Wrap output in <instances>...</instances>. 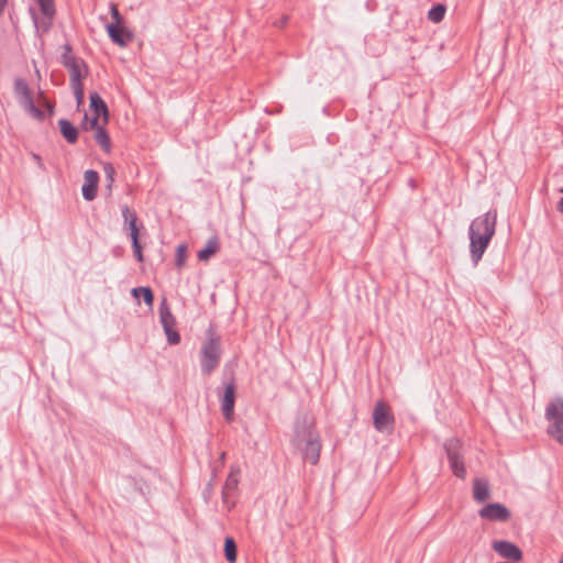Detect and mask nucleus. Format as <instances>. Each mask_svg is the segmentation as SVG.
Segmentation results:
<instances>
[{
    "label": "nucleus",
    "mask_w": 563,
    "mask_h": 563,
    "mask_svg": "<svg viewBox=\"0 0 563 563\" xmlns=\"http://www.w3.org/2000/svg\"><path fill=\"white\" fill-rule=\"evenodd\" d=\"M497 211L488 210L486 213L475 218L468 228V233H475L482 236L493 239L496 232Z\"/></svg>",
    "instance_id": "0eeeda50"
},
{
    "label": "nucleus",
    "mask_w": 563,
    "mask_h": 563,
    "mask_svg": "<svg viewBox=\"0 0 563 563\" xmlns=\"http://www.w3.org/2000/svg\"><path fill=\"white\" fill-rule=\"evenodd\" d=\"M106 29L110 40L121 47L126 46L133 37V34L121 24H107Z\"/></svg>",
    "instance_id": "dca6fc26"
},
{
    "label": "nucleus",
    "mask_w": 563,
    "mask_h": 563,
    "mask_svg": "<svg viewBox=\"0 0 563 563\" xmlns=\"http://www.w3.org/2000/svg\"><path fill=\"white\" fill-rule=\"evenodd\" d=\"M187 251H188V247H187V244H185V243H181L176 247L175 266L179 271L183 269L186 265Z\"/></svg>",
    "instance_id": "cd10ccee"
},
{
    "label": "nucleus",
    "mask_w": 563,
    "mask_h": 563,
    "mask_svg": "<svg viewBox=\"0 0 563 563\" xmlns=\"http://www.w3.org/2000/svg\"><path fill=\"white\" fill-rule=\"evenodd\" d=\"M443 449L453 474L457 478L464 479L466 477V468L463 456V443L461 440L455 437L449 438L444 441Z\"/></svg>",
    "instance_id": "7ed1b4c3"
},
{
    "label": "nucleus",
    "mask_w": 563,
    "mask_h": 563,
    "mask_svg": "<svg viewBox=\"0 0 563 563\" xmlns=\"http://www.w3.org/2000/svg\"><path fill=\"white\" fill-rule=\"evenodd\" d=\"M158 312H159V319H161L162 327H164V325L176 327V319L169 309L166 298H163V300L159 305V308H158Z\"/></svg>",
    "instance_id": "4be33fe9"
},
{
    "label": "nucleus",
    "mask_w": 563,
    "mask_h": 563,
    "mask_svg": "<svg viewBox=\"0 0 563 563\" xmlns=\"http://www.w3.org/2000/svg\"><path fill=\"white\" fill-rule=\"evenodd\" d=\"M373 424L378 432L390 434L395 429V417L390 406L385 400H378L373 410Z\"/></svg>",
    "instance_id": "39448f33"
},
{
    "label": "nucleus",
    "mask_w": 563,
    "mask_h": 563,
    "mask_svg": "<svg viewBox=\"0 0 563 563\" xmlns=\"http://www.w3.org/2000/svg\"><path fill=\"white\" fill-rule=\"evenodd\" d=\"M218 396L221 400V410L227 421H232L234 417L235 405V383L233 379L223 380V387L218 388Z\"/></svg>",
    "instance_id": "6e6552de"
},
{
    "label": "nucleus",
    "mask_w": 563,
    "mask_h": 563,
    "mask_svg": "<svg viewBox=\"0 0 563 563\" xmlns=\"http://www.w3.org/2000/svg\"><path fill=\"white\" fill-rule=\"evenodd\" d=\"M70 88H71L75 99H76L77 109H79L85 102L84 82L77 84V85H71Z\"/></svg>",
    "instance_id": "2f4dec72"
},
{
    "label": "nucleus",
    "mask_w": 563,
    "mask_h": 563,
    "mask_svg": "<svg viewBox=\"0 0 563 563\" xmlns=\"http://www.w3.org/2000/svg\"><path fill=\"white\" fill-rule=\"evenodd\" d=\"M490 496L489 483L486 478L477 477L473 481V498L477 503H484Z\"/></svg>",
    "instance_id": "6ab92c4d"
},
{
    "label": "nucleus",
    "mask_w": 563,
    "mask_h": 563,
    "mask_svg": "<svg viewBox=\"0 0 563 563\" xmlns=\"http://www.w3.org/2000/svg\"><path fill=\"white\" fill-rule=\"evenodd\" d=\"M81 126L84 130H91L90 129V119H89L87 112L84 113Z\"/></svg>",
    "instance_id": "e433bc0d"
},
{
    "label": "nucleus",
    "mask_w": 563,
    "mask_h": 563,
    "mask_svg": "<svg viewBox=\"0 0 563 563\" xmlns=\"http://www.w3.org/2000/svg\"><path fill=\"white\" fill-rule=\"evenodd\" d=\"M302 452V459L312 465H316L320 459L321 442L319 435L313 440H308L302 448H297Z\"/></svg>",
    "instance_id": "f3484780"
},
{
    "label": "nucleus",
    "mask_w": 563,
    "mask_h": 563,
    "mask_svg": "<svg viewBox=\"0 0 563 563\" xmlns=\"http://www.w3.org/2000/svg\"><path fill=\"white\" fill-rule=\"evenodd\" d=\"M446 7L443 3H438L433 5L428 12V20L433 23H440L445 15Z\"/></svg>",
    "instance_id": "bb28decb"
},
{
    "label": "nucleus",
    "mask_w": 563,
    "mask_h": 563,
    "mask_svg": "<svg viewBox=\"0 0 563 563\" xmlns=\"http://www.w3.org/2000/svg\"><path fill=\"white\" fill-rule=\"evenodd\" d=\"M63 53L60 54V64L68 70L69 73V84L77 85L82 84L84 79L88 76L89 69L86 62L78 56L73 54V45L67 42L63 46Z\"/></svg>",
    "instance_id": "f03ea898"
},
{
    "label": "nucleus",
    "mask_w": 563,
    "mask_h": 563,
    "mask_svg": "<svg viewBox=\"0 0 563 563\" xmlns=\"http://www.w3.org/2000/svg\"><path fill=\"white\" fill-rule=\"evenodd\" d=\"M131 294L135 298H139L140 296H142L144 302L147 306H150V307L153 306L154 294L150 287H147V286L135 287L131 290Z\"/></svg>",
    "instance_id": "393cba45"
},
{
    "label": "nucleus",
    "mask_w": 563,
    "mask_h": 563,
    "mask_svg": "<svg viewBox=\"0 0 563 563\" xmlns=\"http://www.w3.org/2000/svg\"><path fill=\"white\" fill-rule=\"evenodd\" d=\"M132 249H133V255L136 258L137 262L142 263L144 261L143 257V246L140 242V239L131 240Z\"/></svg>",
    "instance_id": "473e14b6"
},
{
    "label": "nucleus",
    "mask_w": 563,
    "mask_h": 563,
    "mask_svg": "<svg viewBox=\"0 0 563 563\" xmlns=\"http://www.w3.org/2000/svg\"><path fill=\"white\" fill-rule=\"evenodd\" d=\"M110 13H111V18L113 20L112 24H122L123 16L121 15V13L118 9V5L115 3L110 4Z\"/></svg>",
    "instance_id": "72a5a7b5"
},
{
    "label": "nucleus",
    "mask_w": 563,
    "mask_h": 563,
    "mask_svg": "<svg viewBox=\"0 0 563 563\" xmlns=\"http://www.w3.org/2000/svg\"><path fill=\"white\" fill-rule=\"evenodd\" d=\"M13 90L21 107L29 104L33 100L32 90L24 78L16 77L14 79Z\"/></svg>",
    "instance_id": "a211bd4d"
},
{
    "label": "nucleus",
    "mask_w": 563,
    "mask_h": 563,
    "mask_svg": "<svg viewBox=\"0 0 563 563\" xmlns=\"http://www.w3.org/2000/svg\"><path fill=\"white\" fill-rule=\"evenodd\" d=\"M238 486V479L233 474H230L225 481L222 489L223 503L228 505L230 503L231 493L235 490Z\"/></svg>",
    "instance_id": "a878e982"
},
{
    "label": "nucleus",
    "mask_w": 563,
    "mask_h": 563,
    "mask_svg": "<svg viewBox=\"0 0 563 563\" xmlns=\"http://www.w3.org/2000/svg\"><path fill=\"white\" fill-rule=\"evenodd\" d=\"M8 0H0V16L3 14Z\"/></svg>",
    "instance_id": "58836bf2"
},
{
    "label": "nucleus",
    "mask_w": 563,
    "mask_h": 563,
    "mask_svg": "<svg viewBox=\"0 0 563 563\" xmlns=\"http://www.w3.org/2000/svg\"><path fill=\"white\" fill-rule=\"evenodd\" d=\"M545 419L550 421L548 434L563 445V399H552L545 408Z\"/></svg>",
    "instance_id": "20e7f679"
},
{
    "label": "nucleus",
    "mask_w": 563,
    "mask_h": 563,
    "mask_svg": "<svg viewBox=\"0 0 563 563\" xmlns=\"http://www.w3.org/2000/svg\"><path fill=\"white\" fill-rule=\"evenodd\" d=\"M124 227L129 230L131 240L140 239V230L144 229L143 223H139L137 214L134 210L130 209L128 205L121 207Z\"/></svg>",
    "instance_id": "4468645a"
},
{
    "label": "nucleus",
    "mask_w": 563,
    "mask_h": 563,
    "mask_svg": "<svg viewBox=\"0 0 563 563\" xmlns=\"http://www.w3.org/2000/svg\"><path fill=\"white\" fill-rule=\"evenodd\" d=\"M558 210L563 213V197L558 202Z\"/></svg>",
    "instance_id": "ea45409f"
},
{
    "label": "nucleus",
    "mask_w": 563,
    "mask_h": 563,
    "mask_svg": "<svg viewBox=\"0 0 563 563\" xmlns=\"http://www.w3.org/2000/svg\"><path fill=\"white\" fill-rule=\"evenodd\" d=\"M560 192H562V194H563V188H561V189H560Z\"/></svg>",
    "instance_id": "79ce46f5"
},
{
    "label": "nucleus",
    "mask_w": 563,
    "mask_h": 563,
    "mask_svg": "<svg viewBox=\"0 0 563 563\" xmlns=\"http://www.w3.org/2000/svg\"><path fill=\"white\" fill-rule=\"evenodd\" d=\"M38 9L43 15L42 20H38L37 14L33 8H30V14L33 19L36 30H41L43 33H47L52 26L56 15L55 0H35Z\"/></svg>",
    "instance_id": "423d86ee"
},
{
    "label": "nucleus",
    "mask_w": 563,
    "mask_h": 563,
    "mask_svg": "<svg viewBox=\"0 0 563 563\" xmlns=\"http://www.w3.org/2000/svg\"><path fill=\"white\" fill-rule=\"evenodd\" d=\"M47 114L52 117L54 114L55 106L53 102L46 101L45 102Z\"/></svg>",
    "instance_id": "4c0bfd02"
},
{
    "label": "nucleus",
    "mask_w": 563,
    "mask_h": 563,
    "mask_svg": "<svg viewBox=\"0 0 563 563\" xmlns=\"http://www.w3.org/2000/svg\"><path fill=\"white\" fill-rule=\"evenodd\" d=\"M493 549L503 558L519 562L522 560V551L515 543L506 540H496L492 544Z\"/></svg>",
    "instance_id": "ddd939ff"
},
{
    "label": "nucleus",
    "mask_w": 563,
    "mask_h": 563,
    "mask_svg": "<svg viewBox=\"0 0 563 563\" xmlns=\"http://www.w3.org/2000/svg\"><path fill=\"white\" fill-rule=\"evenodd\" d=\"M91 130H95L96 142L104 153L109 154L111 152V139L108 131L103 126L99 125V122H97V126Z\"/></svg>",
    "instance_id": "412c9836"
},
{
    "label": "nucleus",
    "mask_w": 563,
    "mask_h": 563,
    "mask_svg": "<svg viewBox=\"0 0 563 563\" xmlns=\"http://www.w3.org/2000/svg\"><path fill=\"white\" fill-rule=\"evenodd\" d=\"M33 157H34L35 161L41 162V156L40 155L34 154Z\"/></svg>",
    "instance_id": "a19ab883"
},
{
    "label": "nucleus",
    "mask_w": 563,
    "mask_h": 563,
    "mask_svg": "<svg viewBox=\"0 0 563 563\" xmlns=\"http://www.w3.org/2000/svg\"><path fill=\"white\" fill-rule=\"evenodd\" d=\"M219 242L217 239H211L207 242L203 249L198 252V258L200 261H208L212 255L219 251Z\"/></svg>",
    "instance_id": "5701e85b"
},
{
    "label": "nucleus",
    "mask_w": 563,
    "mask_h": 563,
    "mask_svg": "<svg viewBox=\"0 0 563 563\" xmlns=\"http://www.w3.org/2000/svg\"><path fill=\"white\" fill-rule=\"evenodd\" d=\"M216 479H217L216 468H212L210 481L206 484V486L202 490V497H203L205 501H207V503L212 498Z\"/></svg>",
    "instance_id": "c756f323"
},
{
    "label": "nucleus",
    "mask_w": 563,
    "mask_h": 563,
    "mask_svg": "<svg viewBox=\"0 0 563 563\" xmlns=\"http://www.w3.org/2000/svg\"><path fill=\"white\" fill-rule=\"evenodd\" d=\"M319 434L317 433L313 422L307 416H303L301 419H298L295 423V435L292 439V443L296 448H302L303 443L308 440H313Z\"/></svg>",
    "instance_id": "1a4fd4ad"
},
{
    "label": "nucleus",
    "mask_w": 563,
    "mask_h": 563,
    "mask_svg": "<svg viewBox=\"0 0 563 563\" xmlns=\"http://www.w3.org/2000/svg\"><path fill=\"white\" fill-rule=\"evenodd\" d=\"M470 238V255L473 265L476 266L482 260L485 251L487 250L492 239L487 235L482 236L475 233H468Z\"/></svg>",
    "instance_id": "f8f14e48"
},
{
    "label": "nucleus",
    "mask_w": 563,
    "mask_h": 563,
    "mask_svg": "<svg viewBox=\"0 0 563 563\" xmlns=\"http://www.w3.org/2000/svg\"><path fill=\"white\" fill-rule=\"evenodd\" d=\"M287 23H288V15H283L280 19H278L274 22V25L279 29H283L287 25Z\"/></svg>",
    "instance_id": "c9c22d12"
},
{
    "label": "nucleus",
    "mask_w": 563,
    "mask_h": 563,
    "mask_svg": "<svg viewBox=\"0 0 563 563\" xmlns=\"http://www.w3.org/2000/svg\"><path fill=\"white\" fill-rule=\"evenodd\" d=\"M81 194L85 200L92 201L97 197L99 174L95 169H88L84 174Z\"/></svg>",
    "instance_id": "2eb2a0df"
},
{
    "label": "nucleus",
    "mask_w": 563,
    "mask_h": 563,
    "mask_svg": "<svg viewBox=\"0 0 563 563\" xmlns=\"http://www.w3.org/2000/svg\"><path fill=\"white\" fill-rule=\"evenodd\" d=\"M222 356V336L217 327L210 323L205 332L200 349V368L203 375H211L220 365Z\"/></svg>",
    "instance_id": "f257e3e1"
},
{
    "label": "nucleus",
    "mask_w": 563,
    "mask_h": 563,
    "mask_svg": "<svg viewBox=\"0 0 563 563\" xmlns=\"http://www.w3.org/2000/svg\"><path fill=\"white\" fill-rule=\"evenodd\" d=\"M164 329V332L166 334V338H167V342L172 345H176L180 342V334L179 332L176 330V327L174 325H164L163 327Z\"/></svg>",
    "instance_id": "7c9ffc66"
},
{
    "label": "nucleus",
    "mask_w": 563,
    "mask_h": 563,
    "mask_svg": "<svg viewBox=\"0 0 563 563\" xmlns=\"http://www.w3.org/2000/svg\"><path fill=\"white\" fill-rule=\"evenodd\" d=\"M89 100V107L93 113V117L90 118V129L97 126V122H99L100 117L103 118L104 123H108L109 109L101 96L97 91L90 92Z\"/></svg>",
    "instance_id": "9b49d317"
},
{
    "label": "nucleus",
    "mask_w": 563,
    "mask_h": 563,
    "mask_svg": "<svg viewBox=\"0 0 563 563\" xmlns=\"http://www.w3.org/2000/svg\"><path fill=\"white\" fill-rule=\"evenodd\" d=\"M224 556L229 563H234L238 556V549L235 540L228 536L224 539Z\"/></svg>",
    "instance_id": "b1692460"
},
{
    "label": "nucleus",
    "mask_w": 563,
    "mask_h": 563,
    "mask_svg": "<svg viewBox=\"0 0 563 563\" xmlns=\"http://www.w3.org/2000/svg\"><path fill=\"white\" fill-rule=\"evenodd\" d=\"M103 170H104L106 177L109 181L108 188H109V190H111L112 183L114 181V174H115L114 168H113L112 164L107 163L103 166Z\"/></svg>",
    "instance_id": "f704fd0d"
},
{
    "label": "nucleus",
    "mask_w": 563,
    "mask_h": 563,
    "mask_svg": "<svg viewBox=\"0 0 563 563\" xmlns=\"http://www.w3.org/2000/svg\"><path fill=\"white\" fill-rule=\"evenodd\" d=\"M58 126L62 136L67 141L69 144H75L78 141V129L67 119H59L58 120Z\"/></svg>",
    "instance_id": "aec40b11"
},
{
    "label": "nucleus",
    "mask_w": 563,
    "mask_h": 563,
    "mask_svg": "<svg viewBox=\"0 0 563 563\" xmlns=\"http://www.w3.org/2000/svg\"><path fill=\"white\" fill-rule=\"evenodd\" d=\"M478 515L483 519L498 522H506L511 517L509 509L499 503L487 504L479 509Z\"/></svg>",
    "instance_id": "9d476101"
},
{
    "label": "nucleus",
    "mask_w": 563,
    "mask_h": 563,
    "mask_svg": "<svg viewBox=\"0 0 563 563\" xmlns=\"http://www.w3.org/2000/svg\"><path fill=\"white\" fill-rule=\"evenodd\" d=\"M22 108L27 114H30L32 118H34L38 122L44 121L46 118V113L42 109H40L38 107L35 106L34 99L32 101H30L29 104H25Z\"/></svg>",
    "instance_id": "c85d7f7f"
}]
</instances>
